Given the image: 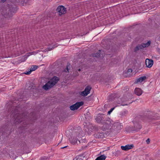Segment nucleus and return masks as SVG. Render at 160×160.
<instances>
[{
  "label": "nucleus",
  "instance_id": "obj_1",
  "mask_svg": "<svg viewBox=\"0 0 160 160\" xmlns=\"http://www.w3.org/2000/svg\"><path fill=\"white\" fill-rule=\"evenodd\" d=\"M14 111L13 110L12 111V115L13 116L15 119L14 122L15 124H17L18 123L22 122V124L24 125L27 124V122H26V121H25L26 116L24 113L21 114L19 113L18 112L20 110V108L18 107H16L14 109Z\"/></svg>",
  "mask_w": 160,
  "mask_h": 160
},
{
  "label": "nucleus",
  "instance_id": "obj_2",
  "mask_svg": "<svg viewBox=\"0 0 160 160\" xmlns=\"http://www.w3.org/2000/svg\"><path fill=\"white\" fill-rule=\"evenodd\" d=\"M16 10L15 8L13 7L12 5H8L1 8V13L5 18H8L12 16Z\"/></svg>",
  "mask_w": 160,
  "mask_h": 160
},
{
  "label": "nucleus",
  "instance_id": "obj_3",
  "mask_svg": "<svg viewBox=\"0 0 160 160\" xmlns=\"http://www.w3.org/2000/svg\"><path fill=\"white\" fill-rule=\"evenodd\" d=\"M123 128V126L118 122H113V121H107L105 128L111 131L114 130L118 132Z\"/></svg>",
  "mask_w": 160,
  "mask_h": 160
},
{
  "label": "nucleus",
  "instance_id": "obj_4",
  "mask_svg": "<svg viewBox=\"0 0 160 160\" xmlns=\"http://www.w3.org/2000/svg\"><path fill=\"white\" fill-rule=\"evenodd\" d=\"M83 132L82 131L80 127H78V129H75L73 131V133L74 137L77 136L79 139H78L77 138H72L71 137V138L69 139L70 141L72 143L75 144L77 143V140H78L79 142L80 143L82 142L83 140H80V138H81L83 136V134L82 132Z\"/></svg>",
  "mask_w": 160,
  "mask_h": 160
},
{
  "label": "nucleus",
  "instance_id": "obj_5",
  "mask_svg": "<svg viewBox=\"0 0 160 160\" xmlns=\"http://www.w3.org/2000/svg\"><path fill=\"white\" fill-rule=\"evenodd\" d=\"M132 122L133 123V126L128 128L129 132H138L142 128V126L139 123L138 117L135 118Z\"/></svg>",
  "mask_w": 160,
  "mask_h": 160
},
{
  "label": "nucleus",
  "instance_id": "obj_6",
  "mask_svg": "<svg viewBox=\"0 0 160 160\" xmlns=\"http://www.w3.org/2000/svg\"><path fill=\"white\" fill-rule=\"evenodd\" d=\"M59 80V78L58 77L54 76L43 86L42 88L45 90H48L53 86Z\"/></svg>",
  "mask_w": 160,
  "mask_h": 160
},
{
  "label": "nucleus",
  "instance_id": "obj_7",
  "mask_svg": "<svg viewBox=\"0 0 160 160\" xmlns=\"http://www.w3.org/2000/svg\"><path fill=\"white\" fill-rule=\"evenodd\" d=\"M107 119L106 116L103 114H98L95 118V120L97 122L101 123L103 124V127L104 128H105L107 121H110L107 120Z\"/></svg>",
  "mask_w": 160,
  "mask_h": 160
},
{
  "label": "nucleus",
  "instance_id": "obj_8",
  "mask_svg": "<svg viewBox=\"0 0 160 160\" xmlns=\"http://www.w3.org/2000/svg\"><path fill=\"white\" fill-rule=\"evenodd\" d=\"M84 104L83 102H78L70 107V109L72 111L78 109L81 106Z\"/></svg>",
  "mask_w": 160,
  "mask_h": 160
},
{
  "label": "nucleus",
  "instance_id": "obj_9",
  "mask_svg": "<svg viewBox=\"0 0 160 160\" xmlns=\"http://www.w3.org/2000/svg\"><path fill=\"white\" fill-rule=\"evenodd\" d=\"M56 11L59 13V15H61L66 13V8L62 5L59 6L58 7Z\"/></svg>",
  "mask_w": 160,
  "mask_h": 160
},
{
  "label": "nucleus",
  "instance_id": "obj_10",
  "mask_svg": "<svg viewBox=\"0 0 160 160\" xmlns=\"http://www.w3.org/2000/svg\"><path fill=\"white\" fill-rule=\"evenodd\" d=\"M153 60L148 58H147L145 60V63L147 67L150 68L152 67L153 64Z\"/></svg>",
  "mask_w": 160,
  "mask_h": 160
},
{
  "label": "nucleus",
  "instance_id": "obj_11",
  "mask_svg": "<svg viewBox=\"0 0 160 160\" xmlns=\"http://www.w3.org/2000/svg\"><path fill=\"white\" fill-rule=\"evenodd\" d=\"M134 147L133 144H128L125 146H121V149L124 151H128L129 149L132 148Z\"/></svg>",
  "mask_w": 160,
  "mask_h": 160
},
{
  "label": "nucleus",
  "instance_id": "obj_12",
  "mask_svg": "<svg viewBox=\"0 0 160 160\" xmlns=\"http://www.w3.org/2000/svg\"><path fill=\"white\" fill-rule=\"evenodd\" d=\"M144 43H142L141 44H138L134 49V52H136L138 50L141 49H142L144 47Z\"/></svg>",
  "mask_w": 160,
  "mask_h": 160
},
{
  "label": "nucleus",
  "instance_id": "obj_13",
  "mask_svg": "<svg viewBox=\"0 0 160 160\" xmlns=\"http://www.w3.org/2000/svg\"><path fill=\"white\" fill-rule=\"evenodd\" d=\"M128 113V111L126 110H123L121 111L119 114V117L120 118H122L125 117Z\"/></svg>",
  "mask_w": 160,
  "mask_h": 160
},
{
  "label": "nucleus",
  "instance_id": "obj_14",
  "mask_svg": "<svg viewBox=\"0 0 160 160\" xmlns=\"http://www.w3.org/2000/svg\"><path fill=\"white\" fill-rule=\"evenodd\" d=\"M38 66H32L31 68L29 71L26 72H24V73L27 75L29 74L32 71L35 70L38 68Z\"/></svg>",
  "mask_w": 160,
  "mask_h": 160
},
{
  "label": "nucleus",
  "instance_id": "obj_15",
  "mask_svg": "<svg viewBox=\"0 0 160 160\" xmlns=\"http://www.w3.org/2000/svg\"><path fill=\"white\" fill-rule=\"evenodd\" d=\"M135 93L138 96H140L142 93V90L139 88H136L134 90Z\"/></svg>",
  "mask_w": 160,
  "mask_h": 160
},
{
  "label": "nucleus",
  "instance_id": "obj_16",
  "mask_svg": "<svg viewBox=\"0 0 160 160\" xmlns=\"http://www.w3.org/2000/svg\"><path fill=\"white\" fill-rule=\"evenodd\" d=\"M102 50H100L98 52L93 53L92 54V56L93 57L97 58L100 57L101 56V52H102Z\"/></svg>",
  "mask_w": 160,
  "mask_h": 160
},
{
  "label": "nucleus",
  "instance_id": "obj_17",
  "mask_svg": "<svg viewBox=\"0 0 160 160\" xmlns=\"http://www.w3.org/2000/svg\"><path fill=\"white\" fill-rule=\"evenodd\" d=\"M17 2L19 4L24 6L26 4L27 0H16Z\"/></svg>",
  "mask_w": 160,
  "mask_h": 160
},
{
  "label": "nucleus",
  "instance_id": "obj_18",
  "mask_svg": "<svg viewBox=\"0 0 160 160\" xmlns=\"http://www.w3.org/2000/svg\"><path fill=\"white\" fill-rule=\"evenodd\" d=\"M146 76H143L141 77L140 78H138L137 79V81L135 82V83H137L139 82H142L143 81V80L146 79Z\"/></svg>",
  "mask_w": 160,
  "mask_h": 160
},
{
  "label": "nucleus",
  "instance_id": "obj_19",
  "mask_svg": "<svg viewBox=\"0 0 160 160\" xmlns=\"http://www.w3.org/2000/svg\"><path fill=\"white\" fill-rule=\"evenodd\" d=\"M31 55L30 52L27 53L22 58L21 62H24L27 59V58Z\"/></svg>",
  "mask_w": 160,
  "mask_h": 160
},
{
  "label": "nucleus",
  "instance_id": "obj_20",
  "mask_svg": "<svg viewBox=\"0 0 160 160\" xmlns=\"http://www.w3.org/2000/svg\"><path fill=\"white\" fill-rule=\"evenodd\" d=\"M106 158V157L103 155L97 157L95 160H105Z\"/></svg>",
  "mask_w": 160,
  "mask_h": 160
},
{
  "label": "nucleus",
  "instance_id": "obj_21",
  "mask_svg": "<svg viewBox=\"0 0 160 160\" xmlns=\"http://www.w3.org/2000/svg\"><path fill=\"white\" fill-rule=\"evenodd\" d=\"M71 64L69 63H68L67 66H66V68L64 70V71L65 72H69V70L71 68Z\"/></svg>",
  "mask_w": 160,
  "mask_h": 160
},
{
  "label": "nucleus",
  "instance_id": "obj_22",
  "mask_svg": "<svg viewBox=\"0 0 160 160\" xmlns=\"http://www.w3.org/2000/svg\"><path fill=\"white\" fill-rule=\"evenodd\" d=\"M96 137L98 138H103L104 137L103 133H98L96 135Z\"/></svg>",
  "mask_w": 160,
  "mask_h": 160
},
{
  "label": "nucleus",
  "instance_id": "obj_23",
  "mask_svg": "<svg viewBox=\"0 0 160 160\" xmlns=\"http://www.w3.org/2000/svg\"><path fill=\"white\" fill-rule=\"evenodd\" d=\"M79 93L80 95L84 97L86 96L88 94V93L86 92V90H85L82 92H80Z\"/></svg>",
  "mask_w": 160,
  "mask_h": 160
},
{
  "label": "nucleus",
  "instance_id": "obj_24",
  "mask_svg": "<svg viewBox=\"0 0 160 160\" xmlns=\"http://www.w3.org/2000/svg\"><path fill=\"white\" fill-rule=\"evenodd\" d=\"M91 89V88L90 86H87L85 89V90H86V92L87 93H88V94L90 93V91Z\"/></svg>",
  "mask_w": 160,
  "mask_h": 160
},
{
  "label": "nucleus",
  "instance_id": "obj_25",
  "mask_svg": "<svg viewBox=\"0 0 160 160\" xmlns=\"http://www.w3.org/2000/svg\"><path fill=\"white\" fill-rule=\"evenodd\" d=\"M55 47V46L54 47V46L52 47H49L48 48H47L45 49V50H44L43 51L44 52H47L48 51H50L51 50H52V48H54Z\"/></svg>",
  "mask_w": 160,
  "mask_h": 160
},
{
  "label": "nucleus",
  "instance_id": "obj_26",
  "mask_svg": "<svg viewBox=\"0 0 160 160\" xmlns=\"http://www.w3.org/2000/svg\"><path fill=\"white\" fill-rule=\"evenodd\" d=\"M151 41H149L148 42L146 43H144V48L147 47H148L150 44Z\"/></svg>",
  "mask_w": 160,
  "mask_h": 160
},
{
  "label": "nucleus",
  "instance_id": "obj_27",
  "mask_svg": "<svg viewBox=\"0 0 160 160\" xmlns=\"http://www.w3.org/2000/svg\"><path fill=\"white\" fill-rule=\"evenodd\" d=\"M115 108V107H113L112 108H111L110 110L108 111V114H110L111 113L112 111Z\"/></svg>",
  "mask_w": 160,
  "mask_h": 160
},
{
  "label": "nucleus",
  "instance_id": "obj_28",
  "mask_svg": "<svg viewBox=\"0 0 160 160\" xmlns=\"http://www.w3.org/2000/svg\"><path fill=\"white\" fill-rule=\"evenodd\" d=\"M151 115H152L150 114V115H149V116H148V118L149 119H154V118L153 116H151Z\"/></svg>",
  "mask_w": 160,
  "mask_h": 160
},
{
  "label": "nucleus",
  "instance_id": "obj_29",
  "mask_svg": "<svg viewBox=\"0 0 160 160\" xmlns=\"http://www.w3.org/2000/svg\"><path fill=\"white\" fill-rule=\"evenodd\" d=\"M150 139L149 138H148L146 141L147 144H149L150 142Z\"/></svg>",
  "mask_w": 160,
  "mask_h": 160
},
{
  "label": "nucleus",
  "instance_id": "obj_30",
  "mask_svg": "<svg viewBox=\"0 0 160 160\" xmlns=\"http://www.w3.org/2000/svg\"><path fill=\"white\" fill-rule=\"evenodd\" d=\"M132 71V70L131 69H128L127 71V72H131Z\"/></svg>",
  "mask_w": 160,
  "mask_h": 160
},
{
  "label": "nucleus",
  "instance_id": "obj_31",
  "mask_svg": "<svg viewBox=\"0 0 160 160\" xmlns=\"http://www.w3.org/2000/svg\"><path fill=\"white\" fill-rule=\"evenodd\" d=\"M6 1V0H1V2L2 3H4Z\"/></svg>",
  "mask_w": 160,
  "mask_h": 160
},
{
  "label": "nucleus",
  "instance_id": "obj_32",
  "mask_svg": "<svg viewBox=\"0 0 160 160\" xmlns=\"http://www.w3.org/2000/svg\"><path fill=\"white\" fill-rule=\"evenodd\" d=\"M67 147H68V146H65L64 147H62V148H61L63 149V148H65Z\"/></svg>",
  "mask_w": 160,
  "mask_h": 160
},
{
  "label": "nucleus",
  "instance_id": "obj_33",
  "mask_svg": "<svg viewBox=\"0 0 160 160\" xmlns=\"http://www.w3.org/2000/svg\"><path fill=\"white\" fill-rule=\"evenodd\" d=\"M129 89V88L128 87H126V91H128Z\"/></svg>",
  "mask_w": 160,
  "mask_h": 160
},
{
  "label": "nucleus",
  "instance_id": "obj_34",
  "mask_svg": "<svg viewBox=\"0 0 160 160\" xmlns=\"http://www.w3.org/2000/svg\"><path fill=\"white\" fill-rule=\"evenodd\" d=\"M25 53V52L23 51L22 52H21V54H22V53Z\"/></svg>",
  "mask_w": 160,
  "mask_h": 160
},
{
  "label": "nucleus",
  "instance_id": "obj_35",
  "mask_svg": "<svg viewBox=\"0 0 160 160\" xmlns=\"http://www.w3.org/2000/svg\"><path fill=\"white\" fill-rule=\"evenodd\" d=\"M78 71H79V72H80V71H81V69H80V68H79V69H78Z\"/></svg>",
  "mask_w": 160,
  "mask_h": 160
}]
</instances>
